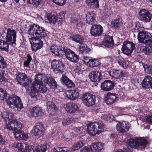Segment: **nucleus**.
<instances>
[{
    "label": "nucleus",
    "mask_w": 152,
    "mask_h": 152,
    "mask_svg": "<svg viewBox=\"0 0 152 152\" xmlns=\"http://www.w3.org/2000/svg\"><path fill=\"white\" fill-rule=\"evenodd\" d=\"M28 31V33L32 37L29 38L32 51L36 52L40 49L43 46V42L40 39L47 38L49 32L46 31L43 27L34 24L31 25Z\"/></svg>",
    "instance_id": "obj_1"
},
{
    "label": "nucleus",
    "mask_w": 152,
    "mask_h": 152,
    "mask_svg": "<svg viewBox=\"0 0 152 152\" xmlns=\"http://www.w3.org/2000/svg\"><path fill=\"white\" fill-rule=\"evenodd\" d=\"M17 32L13 29L4 28L2 31V34L6 36V41L0 39V49L6 52L9 51L8 44L11 45H16Z\"/></svg>",
    "instance_id": "obj_2"
},
{
    "label": "nucleus",
    "mask_w": 152,
    "mask_h": 152,
    "mask_svg": "<svg viewBox=\"0 0 152 152\" xmlns=\"http://www.w3.org/2000/svg\"><path fill=\"white\" fill-rule=\"evenodd\" d=\"M87 131L88 133L92 136L99 134L104 131L103 124L97 121L89 123L87 125Z\"/></svg>",
    "instance_id": "obj_3"
},
{
    "label": "nucleus",
    "mask_w": 152,
    "mask_h": 152,
    "mask_svg": "<svg viewBox=\"0 0 152 152\" xmlns=\"http://www.w3.org/2000/svg\"><path fill=\"white\" fill-rule=\"evenodd\" d=\"M7 103L11 108L15 107L17 109H21L24 107L21 99L19 96L15 94L11 95L10 97H9L7 101Z\"/></svg>",
    "instance_id": "obj_4"
},
{
    "label": "nucleus",
    "mask_w": 152,
    "mask_h": 152,
    "mask_svg": "<svg viewBox=\"0 0 152 152\" xmlns=\"http://www.w3.org/2000/svg\"><path fill=\"white\" fill-rule=\"evenodd\" d=\"M137 39L140 43H146L152 42V35L148 31L145 30L138 32Z\"/></svg>",
    "instance_id": "obj_5"
},
{
    "label": "nucleus",
    "mask_w": 152,
    "mask_h": 152,
    "mask_svg": "<svg viewBox=\"0 0 152 152\" xmlns=\"http://www.w3.org/2000/svg\"><path fill=\"white\" fill-rule=\"evenodd\" d=\"M81 99L83 103L88 107L95 104L96 100L95 95L88 93L83 94Z\"/></svg>",
    "instance_id": "obj_6"
},
{
    "label": "nucleus",
    "mask_w": 152,
    "mask_h": 152,
    "mask_svg": "<svg viewBox=\"0 0 152 152\" xmlns=\"http://www.w3.org/2000/svg\"><path fill=\"white\" fill-rule=\"evenodd\" d=\"M135 48V45L133 42L127 40L123 42L121 50L123 54L130 56Z\"/></svg>",
    "instance_id": "obj_7"
},
{
    "label": "nucleus",
    "mask_w": 152,
    "mask_h": 152,
    "mask_svg": "<svg viewBox=\"0 0 152 152\" xmlns=\"http://www.w3.org/2000/svg\"><path fill=\"white\" fill-rule=\"evenodd\" d=\"M138 18L140 20L145 23H148L151 21L152 14L148 10L142 9L139 12Z\"/></svg>",
    "instance_id": "obj_8"
},
{
    "label": "nucleus",
    "mask_w": 152,
    "mask_h": 152,
    "mask_svg": "<svg viewBox=\"0 0 152 152\" xmlns=\"http://www.w3.org/2000/svg\"><path fill=\"white\" fill-rule=\"evenodd\" d=\"M64 64L61 61L54 59L51 62V68L56 73H62L64 70Z\"/></svg>",
    "instance_id": "obj_9"
},
{
    "label": "nucleus",
    "mask_w": 152,
    "mask_h": 152,
    "mask_svg": "<svg viewBox=\"0 0 152 152\" xmlns=\"http://www.w3.org/2000/svg\"><path fill=\"white\" fill-rule=\"evenodd\" d=\"M63 52L62 53H64V55L68 60L74 63H77L78 62L79 57L72 50L69 49H65L64 48V50Z\"/></svg>",
    "instance_id": "obj_10"
},
{
    "label": "nucleus",
    "mask_w": 152,
    "mask_h": 152,
    "mask_svg": "<svg viewBox=\"0 0 152 152\" xmlns=\"http://www.w3.org/2000/svg\"><path fill=\"white\" fill-rule=\"evenodd\" d=\"M22 124L20 122L15 120H13L6 122L4 128L7 129L8 131L12 130L15 131L17 129L22 128Z\"/></svg>",
    "instance_id": "obj_11"
},
{
    "label": "nucleus",
    "mask_w": 152,
    "mask_h": 152,
    "mask_svg": "<svg viewBox=\"0 0 152 152\" xmlns=\"http://www.w3.org/2000/svg\"><path fill=\"white\" fill-rule=\"evenodd\" d=\"M16 79L18 83L24 87L28 86L29 83L26 82H28L29 79L26 75L22 72H18L16 76Z\"/></svg>",
    "instance_id": "obj_12"
},
{
    "label": "nucleus",
    "mask_w": 152,
    "mask_h": 152,
    "mask_svg": "<svg viewBox=\"0 0 152 152\" xmlns=\"http://www.w3.org/2000/svg\"><path fill=\"white\" fill-rule=\"evenodd\" d=\"M88 77L91 80L94 82L95 86H96L102 79L101 72L97 71H91L89 73Z\"/></svg>",
    "instance_id": "obj_13"
},
{
    "label": "nucleus",
    "mask_w": 152,
    "mask_h": 152,
    "mask_svg": "<svg viewBox=\"0 0 152 152\" xmlns=\"http://www.w3.org/2000/svg\"><path fill=\"white\" fill-rule=\"evenodd\" d=\"M115 83L114 81L109 80H105L101 83L100 87L101 89L104 91H109L113 89Z\"/></svg>",
    "instance_id": "obj_14"
},
{
    "label": "nucleus",
    "mask_w": 152,
    "mask_h": 152,
    "mask_svg": "<svg viewBox=\"0 0 152 152\" xmlns=\"http://www.w3.org/2000/svg\"><path fill=\"white\" fill-rule=\"evenodd\" d=\"M108 72L112 77L115 79L123 78L126 75L125 72L121 69H112Z\"/></svg>",
    "instance_id": "obj_15"
},
{
    "label": "nucleus",
    "mask_w": 152,
    "mask_h": 152,
    "mask_svg": "<svg viewBox=\"0 0 152 152\" xmlns=\"http://www.w3.org/2000/svg\"><path fill=\"white\" fill-rule=\"evenodd\" d=\"M103 28L100 25L94 24L92 25L90 29V34L94 37L102 35L103 31Z\"/></svg>",
    "instance_id": "obj_16"
},
{
    "label": "nucleus",
    "mask_w": 152,
    "mask_h": 152,
    "mask_svg": "<svg viewBox=\"0 0 152 152\" xmlns=\"http://www.w3.org/2000/svg\"><path fill=\"white\" fill-rule=\"evenodd\" d=\"M70 23L79 30H81L83 26V23L81 21L80 16L76 15H73L70 18Z\"/></svg>",
    "instance_id": "obj_17"
},
{
    "label": "nucleus",
    "mask_w": 152,
    "mask_h": 152,
    "mask_svg": "<svg viewBox=\"0 0 152 152\" xmlns=\"http://www.w3.org/2000/svg\"><path fill=\"white\" fill-rule=\"evenodd\" d=\"M32 133L35 136L40 137L42 136L45 132L44 125L41 123H37L33 127L32 129Z\"/></svg>",
    "instance_id": "obj_18"
},
{
    "label": "nucleus",
    "mask_w": 152,
    "mask_h": 152,
    "mask_svg": "<svg viewBox=\"0 0 152 152\" xmlns=\"http://www.w3.org/2000/svg\"><path fill=\"white\" fill-rule=\"evenodd\" d=\"M23 143H17L14 145V147L18 148L19 152H34L31 146H26Z\"/></svg>",
    "instance_id": "obj_19"
},
{
    "label": "nucleus",
    "mask_w": 152,
    "mask_h": 152,
    "mask_svg": "<svg viewBox=\"0 0 152 152\" xmlns=\"http://www.w3.org/2000/svg\"><path fill=\"white\" fill-rule=\"evenodd\" d=\"M129 124L126 121L119 122L116 126L117 131L121 133H124L128 131L129 129Z\"/></svg>",
    "instance_id": "obj_20"
},
{
    "label": "nucleus",
    "mask_w": 152,
    "mask_h": 152,
    "mask_svg": "<svg viewBox=\"0 0 152 152\" xmlns=\"http://www.w3.org/2000/svg\"><path fill=\"white\" fill-rule=\"evenodd\" d=\"M38 87L32 85L30 88V90L28 94L31 96V100L36 101L38 99L39 96V93L37 88Z\"/></svg>",
    "instance_id": "obj_21"
},
{
    "label": "nucleus",
    "mask_w": 152,
    "mask_h": 152,
    "mask_svg": "<svg viewBox=\"0 0 152 152\" xmlns=\"http://www.w3.org/2000/svg\"><path fill=\"white\" fill-rule=\"evenodd\" d=\"M64 47L58 46L55 44H53L50 47V50L52 53L54 54L56 56L59 57L64 50Z\"/></svg>",
    "instance_id": "obj_22"
},
{
    "label": "nucleus",
    "mask_w": 152,
    "mask_h": 152,
    "mask_svg": "<svg viewBox=\"0 0 152 152\" xmlns=\"http://www.w3.org/2000/svg\"><path fill=\"white\" fill-rule=\"evenodd\" d=\"M60 80L63 85H64L68 88H74L75 86V85L73 81L68 78L66 76L62 75Z\"/></svg>",
    "instance_id": "obj_23"
},
{
    "label": "nucleus",
    "mask_w": 152,
    "mask_h": 152,
    "mask_svg": "<svg viewBox=\"0 0 152 152\" xmlns=\"http://www.w3.org/2000/svg\"><path fill=\"white\" fill-rule=\"evenodd\" d=\"M141 85L143 88H151L152 86V77L150 76H145L141 83Z\"/></svg>",
    "instance_id": "obj_24"
},
{
    "label": "nucleus",
    "mask_w": 152,
    "mask_h": 152,
    "mask_svg": "<svg viewBox=\"0 0 152 152\" xmlns=\"http://www.w3.org/2000/svg\"><path fill=\"white\" fill-rule=\"evenodd\" d=\"M96 15L94 12H88L86 15V21L89 25H93L95 24Z\"/></svg>",
    "instance_id": "obj_25"
},
{
    "label": "nucleus",
    "mask_w": 152,
    "mask_h": 152,
    "mask_svg": "<svg viewBox=\"0 0 152 152\" xmlns=\"http://www.w3.org/2000/svg\"><path fill=\"white\" fill-rule=\"evenodd\" d=\"M116 98V94L108 93L104 98V102L107 105H110L115 102Z\"/></svg>",
    "instance_id": "obj_26"
},
{
    "label": "nucleus",
    "mask_w": 152,
    "mask_h": 152,
    "mask_svg": "<svg viewBox=\"0 0 152 152\" xmlns=\"http://www.w3.org/2000/svg\"><path fill=\"white\" fill-rule=\"evenodd\" d=\"M145 44V46H140V51L143 52L145 55H149L152 53V42Z\"/></svg>",
    "instance_id": "obj_27"
},
{
    "label": "nucleus",
    "mask_w": 152,
    "mask_h": 152,
    "mask_svg": "<svg viewBox=\"0 0 152 152\" xmlns=\"http://www.w3.org/2000/svg\"><path fill=\"white\" fill-rule=\"evenodd\" d=\"M30 115L31 117L40 116L42 113V108L39 106H35L29 110Z\"/></svg>",
    "instance_id": "obj_28"
},
{
    "label": "nucleus",
    "mask_w": 152,
    "mask_h": 152,
    "mask_svg": "<svg viewBox=\"0 0 152 152\" xmlns=\"http://www.w3.org/2000/svg\"><path fill=\"white\" fill-rule=\"evenodd\" d=\"M21 129H17L15 131H13L14 137L18 140H24L28 137V135L25 134L23 131H20Z\"/></svg>",
    "instance_id": "obj_29"
},
{
    "label": "nucleus",
    "mask_w": 152,
    "mask_h": 152,
    "mask_svg": "<svg viewBox=\"0 0 152 152\" xmlns=\"http://www.w3.org/2000/svg\"><path fill=\"white\" fill-rule=\"evenodd\" d=\"M44 82L45 84H47L52 89H56L57 86V84L55 79L52 77H46L44 80Z\"/></svg>",
    "instance_id": "obj_30"
},
{
    "label": "nucleus",
    "mask_w": 152,
    "mask_h": 152,
    "mask_svg": "<svg viewBox=\"0 0 152 152\" xmlns=\"http://www.w3.org/2000/svg\"><path fill=\"white\" fill-rule=\"evenodd\" d=\"M64 107L67 112L72 113H75L78 109L77 105L73 102H70L65 104Z\"/></svg>",
    "instance_id": "obj_31"
},
{
    "label": "nucleus",
    "mask_w": 152,
    "mask_h": 152,
    "mask_svg": "<svg viewBox=\"0 0 152 152\" xmlns=\"http://www.w3.org/2000/svg\"><path fill=\"white\" fill-rule=\"evenodd\" d=\"M104 144L99 142L93 143L90 146L92 152H99L103 149Z\"/></svg>",
    "instance_id": "obj_32"
},
{
    "label": "nucleus",
    "mask_w": 152,
    "mask_h": 152,
    "mask_svg": "<svg viewBox=\"0 0 152 152\" xmlns=\"http://www.w3.org/2000/svg\"><path fill=\"white\" fill-rule=\"evenodd\" d=\"M103 44L108 48L113 46L114 45V41L113 37H110L109 35H106L103 41Z\"/></svg>",
    "instance_id": "obj_33"
},
{
    "label": "nucleus",
    "mask_w": 152,
    "mask_h": 152,
    "mask_svg": "<svg viewBox=\"0 0 152 152\" xmlns=\"http://www.w3.org/2000/svg\"><path fill=\"white\" fill-rule=\"evenodd\" d=\"M136 141L137 142L138 148L139 149L140 146L142 147L141 148V149H145V147L148 143V141L146 138L144 137H137Z\"/></svg>",
    "instance_id": "obj_34"
},
{
    "label": "nucleus",
    "mask_w": 152,
    "mask_h": 152,
    "mask_svg": "<svg viewBox=\"0 0 152 152\" xmlns=\"http://www.w3.org/2000/svg\"><path fill=\"white\" fill-rule=\"evenodd\" d=\"M56 13L51 12L47 14V20L50 23L55 24L56 22H58V19L56 17Z\"/></svg>",
    "instance_id": "obj_35"
},
{
    "label": "nucleus",
    "mask_w": 152,
    "mask_h": 152,
    "mask_svg": "<svg viewBox=\"0 0 152 152\" xmlns=\"http://www.w3.org/2000/svg\"><path fill=\"white\" fill-rule=\"evenodd\" d=\"M42 75L41 73H39L36 74L35 76V81L32 83V85L38 87V85L40 84H43L42 81Z\"/></svg>",
    "instance_id": "obj_36"
},
{
    "label": "nucleus",
    "mask_w": 152,
    "mask_h": 152,
    "mask_svg": "<svg viewBox=\"0 0 152 152\" xmlns=\"http://www.w3.org/2000/svg\"><path fill=\"white\" fill-rule=\"evenodd\" d=\"M32 60L31 56L29 54H27L24 57L23 66L24 67L30 68V65L31 61H32Z\"/></svg>",
    "instance_id": "obj_37"
},
{
    "label": "nucleus",
    "mask_w": 152,
    "mask_h": 152,
    "mask_svg": "<svg viewBox=\"0 0 152 152\" xmlns=\"http://www.w3.org/2000/svg\"><path fill=\"white\" fill-rule=\"evenodd\" d=\"M85 2L87 5L90 7L96 9L99 7L98 0H86Z\"/></svg>",
    "instance_id": "obj_38"
},
{
    "label": "nucleus",
    "mask_w": 152,
    "mask_h": 152,
    "mask_svg": "<svg viewBox=\"0 0 152 152\" xmlns=\"http://www.w3.org/2000/svg\"><path fill=\"white\" fill-rule=\"evenodd\" d=\"M46 104L48 113L51 114L54 113L56 109L55 104L51 101H48Z\"/></svg>",
    "instance_id": "obj_39"
},
{
    "label": "nucleus",
    "mask_w": 152,
    "mask_h": 152,
    "mask_svg": "<svg viewBox=\"0 0 152 152\" xmlns=\"http://www.w3.org/2000/svg\"><path fill=\"white\" fill-rule=\"evenodd\" d=\"M79 51L81 53H88L91 50L90 49L88 48L87 45L83 43H81L79 48Z\"/></svg>",
    "instance_id": "obj_40"
},
{
    "label": "nucleus",
    "mask_w": 152,
    "mask_h": 152,
    "mask_svg": "<svg viewBox=\"0 0 152 152\" xmlns=\"http://www.w3.org/2000/svg\"><path fill=\"white\" fill-rule=\"evenodd\" d=\"M34 152H45L47 149V147L45 145L39 146H31Z\"/></svg>",
    "instance_id": "obj_41"
},
{
    "label": "nucleus",
    "mask_w": 152,
    "mask_h": 152,
    "mask_svg": "<svg viewBox=\"0 0 152 152\" xmlns=\"http://www.w3.org/2000/svg\"><path fill=\"white\" fill-rule=\"evenodd\" d=\"M136 140L137 138H136L135 139L130 138L128 140L127 143L128 145L131 148L135 149L138 148L137 142L136 141Z\"/></svg>",
    "instance_id": "obj_42"
},
{
    "label": "nucleus",
    "mask_w": 152,
    "mask_h": 152,
    "mask_svg": "<svg viewBox=\"0 0 152 152\" xmlns=\"http://www.w3.org/2000/svg\"><path fill=\"white\" fill-rule=\"evenodd\" d=\"M100 64L101 63L98 59L91 58L88 66L90 67H94L99 66Z\"/></svg>",
    "instance_id": "obj_43"
},
{
    "label": "nucleus",
    "mask_w": 152,
    "mask_h": 152,
    "mask_svg": "<svg viewBox=\"0 0 152 152\" xmlns=\"http://www.w3.org/2000/svg\"><path fill=\"white\" fill-rule=\"evenodd\" d=\"M65 13L63 11L60 12L58 14L56 15V17L58 19V23L59 25H61L62 24V22L65 19Z\"/></svg>",
    "instance_id": "obj_44"
},
{
    "label": "nucleus",
    "mask_w": 152,
    "mask_h": 152,
    "mask_svg": "<svg viewBox=\"0 0 152 152\" xmlns=\"http://www.w3.org/2000/svg\"><path fill=\"white\" fill-rule=\"evenodd\" d=\"M72 38L73 41L79 43H81L84 40L83 37L79 34L73 35Z\"/></svg>",
    "instance_id": "obj_45"
},
{
    "label": "nucleus",
    "mask_w": 152,
    "mask_h": 152,
    "mask_svg": "<svg viewBox=\"0 0 152 152\" xmlns=\"http://www.w3.org/2000/svg\"><path fill=\"white\" fill-rule=\"evenodd\" d=\"M118 61L117 62L119 65L124 69L128 67L129 65V61H128L124 60L123 59H117Z\"/></svg>",
    "instance_id": "obj_46"
},
{
    "label": "nucleus",
    "mask_w": 152,
    "mask_h": 152,
    "mask_svg": "<svg viewBox=\"0 0 152 152\" xmlns=\"http://www.w3.org/2000/svg\"><path fill=\"white\" fill-rule=\"evenodd\" d=\"M10 95L8 94L6 91H5L3 88H1L0 91V99L3 100L4 99H5L6 102L8 100V99L9 97H10Z\"/></svg>",
    "instance_id": "obj_47"
},
{
    "label": "nucleus",
    "mask_w": 152,
    "mask_h": 152,
    "mask_svg": "<svg viewBox=\"0 0 152 152\" xmlns=\"http://www.w3.org/2000/svg\"><path fill=\"white\" fill-rule=\"evenodd\" d=\"M74 130L75 132L78 133L80 136H83L85 135V130L83 126L78 128L75 127L74 128Z\"/></svg>",
    "instance_id": "obj_48"
},
{
    "label": "nucleus",
    "mask_w": 152,
    "mask_h": 152,
    "mask_svg": "<svg viewBox=\"0 0 152 152\" xmlns=\"http://www.w3.org/2000/svg\"><path fill=\"white\" fill-rule=\"evenodd\" d=\"M39 93L44 94L48 90L47 88L43 84H40L38 85V87L37 88Z\"/></svg>",
    "instance_id": "obj_49"
},
{
    "label": "nucleus",
    "mask_w": 152,
    "mask_h": 152,
    "mask_svg": "<svg viewBox=\"0 0 152 152\" xmlns=\"http://www.w3.org/2000/svg\"><path fill=\"white\" fill-rule=\"evenodd\" d=\"M111 25L112 28L115 29L119 28L121 23L119 21V19H116L112 21L111 22Z\"/></svg>",
    "instance_id": "obj_50"
},
{
    "label": "nucleus",
    "mask_w": 152,
    "mask_h": 152,
    "mask_svg": "<svg viewBox=\"0 0 152 152\" xmlns=\"http://www.w3.org/2000/svg\"><path fill=\"white\" fill-rule=\"evenodd\" d=\"M7 65L6 61L3 56L0 55V68L3 69L6 68Z\"/></svg>",
    "instance_id": "obj_51"
},
{
    "label": "nucleus",
    "mask_w": 152,
    "mask_h": 152,
    "mask_svg": "<svg viewBox=\"0 0 152 152\" xmlns=\"http://www.w3.org/2000/svg\"><path fill=\"white\" fill-rule=\"evenodd\" d=\"M84 145L83 142L81 141H77L74 145L73 149L74 150H76L79 149Z\"/></svg>",
    "instance_id": "obj_52"
},
{
    "label": "nucleus",
    "mask_w": 152,
    "mask_h": 152,
    "mask_svg": "<svg viewBox=\"0 0 152 152\" xmlns=\"http://www.w3.org/2000/svg\"><path fill=\"white\" fill-rule=\"evenodd\" d=\"M0 82H3L4 84H6V85H8V84H9V85H11L12 84V83L10 82V80L4 77V75L0 78Z\"/></svg>",
    "instance_id": "obj_53"
},
{
    "label": "nucleus",
    "mask_w": 152,
    "mask_h": 152,
    "mask_svg": "<svg viewBox=\"0 0 152 152\" xmlns=\"http://www.w3.org/2000/svg\"><path fill=\"white\" fill-rule=\"evenodd\" d=\"M72 100H75L78 97L80 91L77 90H72Z\"/></svg>",
    "instance_id": "obj_54"
},
{
    "label": "nucleus",
    "mask_w": 152,
    "mask_h": 152,
    "mask_svg": "<svg viewBox=\"0 0 152 152\" xmlns=\"http://www.w3.org/2000/svg\"><path fill=\"white\" fill-rule=\"evenodd\" d=\"M82 64L80 63H77L75 66L74 71L75 73L79 74L81 73V66Z\"/></svg>",
    "instance_id": "obj_55"
},
{
    "label": "nucleus",
    "mask_w": 152,
    "mask_h": 152,
    "mask_svg": "<svg viewBox=\"0 0 152 152\" xmlns=\"http://www.w3.org/2000/svg\"><path fill=\"white\" fill-rule=\"evenodd\" d=\"M72 122L71 118L69 117L64 118L62 121L63 125L64 126L69 124Z\"/></svg>",
    "instance_id": "obj_56"
},
{
    "label": "nucleus",
    "mask_w": 152,
    "mask_h": 152,
    "mask_svg": "<svg viewBox=\"0 0 152 152\" xmlns=\"http://www.w3.org/2000/svg\"><path fill=\"white\" fill-rule=\"evenodd\" d=\"M101 108L99 105L98 104H96L93 107L92 110V111L95 113H98L101 111Z\"/></svg>",
    "instance_id": "obj_57"
},
{
    "label": "nucleus",
    "mask_w": 152,
    "mask_h": 152,
    "mask_svg": "<svg viewBox=\"0 0 152 152\" xmlns=\"http://www.w3.org/2000/svg\"><path fill=\"white\" fill-rule=\"evenodd\" d=\"M53 2L58 5L63 6L64 5L65 2L66 0H52Z\"/></svg>",
    "instance_id": "obj_58"
},
{
    "label": "nucleus",
    "mask_w": 152,
    "mask_h": 152,
    "mask_svg": "<svg viewBox=\"0 0 152 152\" xmlns=\"http://www.w3.org/2000/svg\"><path fill=\"white\" fill-rule=\"evenodd\" d=\"M105 118L106 121L109 122H111L113 120H114V118H115L114 116L112 115L109 114L107 116L105 117Z\"/></svg>",
    "instance_id": "obj_59"
},
{
    "label": "nucleus",
    "mask_w": 152,
    "mask_h": 152,
    "mask_svg": "<svg viewBox=\"0 0 152 152\" xmlns=\"http://www.w3.org/2000/svg\"><path fill=\"white\" fill-rule=\"evenodd\" d=\"M72 90L68 91L66 93V97L70 100H72Z\"/></svg>",
    "instance_id": "obj_60"
},
{
    "label": "nucleus",
    "mask_w": 152,
    "mask_h": 152,
    "mask_svg": "<svg viewBox=\"0 0 152 152\" xmlns=\"http://www.w3.org/2000/svg\"><path fill=\"white\" fill-rule=\"evenodd\" d=\"M91 58V57H84L83 60L84 63L87 66H88Z\"/></svg>",
    "instance_id": "obj_61"
},
{
    "label": "nucleus",
    "mask_w": 152,
    "mask_h": 152,
    "mask_svg": "<svg viewBox=\"0 0 152 152\" xmlns=\"http://www.w3.org/2000/svg\"><path fill=\"white\" fill-rule=\"evenodd\" d=\"M14 116V115L13 114L11 113H10L9 112L7 118L6 119V120H7L6 122H9L10 121L13 120V118Z\"/></svg>",
    "instance_id": "obj_62"
},
{
    "label": "nucleus",
    "mask_w": 152,
    "mask_h": 152,
    "mask_svg": "<svg viewBox=\"0 0 152 152\" xmlns=\"http://www.w3.org/2000/svg\"><path fill=\"white\" fill-rule=\"evenodd\" d=\"M91 151L90 147L85 146L83 148L80 149V152H89Z\"/></svg>",
    "instance_id": "obj_63"
},
{
    "label": "nucleus",
    "mask_w": 152,
    "mask_h": 152,
    "mask_svg": "<svg viewBox=\"0 0 152 152\" xmlns=\"http://www.w3.org/2000/svg\"><path fill=\"white\" fill-rule=\"evenodd\" d=\"M8 113L9 112H4L1 114L2 118L3 119H4V121L6 122V123L7 121L6 119L7 118V117L8 115Z\"/></svg>",
    "instance_id": "obj_64"
}]
</instances>
